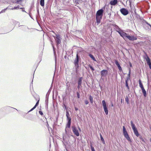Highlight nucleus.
<instances>
[{
	"label": "nucleus",
	"instance_id": "obj_1",
	"mask_svg": "<svg viewBox=\"0 0 151 151\" xmlns=\"http://www.w3.org/2000/svg\"><path fill=\"white\" fill-rule=\"evenodd\" d=\"M104 8L105 7H104L103 8L99 9L96 12V17L97 24L100 23L101 20L102 19L104 12L103 9H104Z\"/></svg>",
	"mask_w": 151,
	"mask_h": 151
},
{
	"label": "nucleus",
	"instance_id": "obj_2",
	"mask_svg": "<svg viewBox=\"0 0 151 151\" xmlns=\"http://www.w3.org/2000/svg\"><path fill=\"white\" fill-rule=\"evenodd\" d=\"M55 36H53L55 40L56 46L57 48H58L59 47L58 45L61 43L62 38L61 37L60 35L56 34L55 33Z\"/></svg>",
	"mask_w": 151,
	"mask_h": 151
},
{
	"label": "nucleus",
	"instance_id": "obj_3",
	"mask_svg": "<svg viewBox=\"0 0 151 151\" xmlns=\"http://www.w3.org/2000/svg\"><path fill=\"white\" fill-rule=\"evenodd\" d=\"M123 133L124 136V137L127 139L130 142H132V141L127 132L125 127L124 126L123 127Z\"/></svg>",
	"mask_w": 151,
	"mask_h": 151
},
{
	"label": "nucleus",
	"instance_id": "obj_4",
	"mask_svg": "<svg viewBox=\"0 0 151 151\" xmlns=\"http://www.w3.org/2000/svg\"><path fill=\"white\" fill-rule=\"evenodd\" d=\"M130 123L132 128L133 131L134 133L137 137H139V134L137 131V128L135 126V124H133L132 121H131Z\"/></svg>",
	"mask_w": 151,
	"mask_h": 151
},
{
	"label": "nucleus",
	"instance_id": "obj_5",
	"mask_svg": "<svg viewBox=\"0 0 151 151\" xmlns=\"http://www.w3.org/2000/svg\"><path fill=\"white\" fill-rule=\"evenodd\" d=\"M81 60V58H80V56H79L78 55V54L77 53L76 54V58L75 59L74 61V63L75 66L76 67V69L78 68L79 67V65H78L79 61Z\"/></svg>",
	"mask_w": 151,
	"mask_h": 151
},
{
	"label": "nucleus",
	"instance_id": "obj_6",
	"mask_svg": "<svg viewBox=\"0 0 151 151\" xmlns=\"http://www.w3.org/2000/svg\"><path fill=\"white\" fill-rule=\"evenodd\" d=\"M72 131L75 135L77 137L79 136V132L77 127L75 126L74 125L71 127Z\"/></svg>",
	"mask_w": 151,
	"mask_h": 151
},
{
	"label": "nucleus",
	"instance_id": "obj_7",
	"mask_svg": "<svg viewBox=\"0 0 151 151\" xmlns=\"http://www.w3.org/2000/svg\"><path fill=\"white\" fill-rule=\"evenodd\" d=\"M102 105L103 107L104 111L106 115L108 114V110L106 102L104 100L102 101Z\"/></svg>",
	"mask_w": 151,
	"mask_h": 151
},
{
	"label": "nucleus",
	"instance_id": "obj_8",
	"mask_svg": "<svg viewBox=\"0 0 151 151\" xmlns=\"http://www.w3.org/2000/svg\"><path fill=\"white\" fill-rule=\"evenodd\" d=\"M145 55L144 56V58L145 59L147 64L149 65L150 68L151 70V60L147 54L145 53Z\"/></svg>",
	"mask_w": 151,
	"mask_h": 151
},
{
	"label": "nucleus",
	"instance_id": "obj_9",
	"mask_svg": "<svg viewBox=\"0 0 151 151\" xmlns=\"http://www.w3.org/2000/svg\"><path fill=\"white\" fill-rule=\"evenodd\" d=\"M66 115L67 117V123H68V126H69L70 124H71V119L70 117V115L69 112L68 111V110H67L66 111Z\"/></svg>",
	"mask_w": 151,
	"mask_h": 151
},
{
	"label": "nucleus",
	"instance_id": "obj_10",
	"mask_svg": "<svg viewBox=\"0 0 151 151\" xmlns=\"http://www.w3.org/2000/svg\"><path fill=\"white\" fill-rule=\"evenodd\" d=\"M118 33L121 37H123L124 39L125 40L126 39L127 37L128 34L124 32L122 29L120 31L118 32Z\"/></svg>",
	"mask_w": 151,
	"mask_h": 151
},
{
	"label": "nucleus",
	"instance_id": "obj_11",
	"mask_svg": "<svg viewBox=\"0 0 151 151\" xmlns=\"http://www.w3.org/2000/svg\"><path fill=\"white\" fill-rule=\"evenodd\" d=\"M120 11L121 13L124 16L127 15L129 13V12L128 10L125 8H122L121 9Z\"/></svg>",
	"mask_w": 151,
	"mask_h": 151
},
{
	"label": "nucleus",
	"instance_id": "obj_12",
	"mask_svg": "<svg viewBox=\"0 0 151 151\" xmlns=\"http://www.w3.org/2000/svg\"><path fill=\"white\" fill-rule=\"evenodd\" d=\"M100 73L101 78L102 79V77H105L107 76L108 74V71L106 70H103L101 71Z\"/></svg>",
	"mask_w": 151,
	"mask_h": 151
},
{
	"label": "nucleus",
	"instance_id": "obj_13",
	"mask_svg": "<svg viewBox=\"0 0 151 151\" xmlns=\"http://www.w3.org/2000/svg\"><path fill=\"white\" fill-rule=\"evenodd\" d=\"M126 38L128 39L129 40L132 41L136 40L137 39L136 37L134 35H130L129 34H128Z\"/></svg>",
	"mask_w": 151,
	"mask_h": 151
},
{
	"label": "nucleus",
	"instance_id": "obj_14",
	"mask_svg": "<svg viewBox=\"0 0 151 151\" xmlns=\"http://www.w3.org/2000/svg\"><path fill=\"white\" fill-rule=\"evenodd\" d=\"M115 64L117 66L119 71L120 72H122L123 70H122V68L121 66L120 65V64L118 61L117 60H115Z\"/></svg>",
	"mask_w": 151,
	"mask_h": 151
},
{
	"label": "nucleus",
	"instance_id": "obj_15",
	"mask_svg": "<svg viewBox=\"0 0 151 151\" xmlns=\"http://www.w3.org/2000/svg\"><path fill=\"white\" fill-rule=\"evenodd\" d=\"M115 64L117 66L119 71L120 72H122L123 70H122V68L121 66L120 65V64L118 61L117 60H115Z\"/></svg>",
	"mask_w": 151,
	"mask_h": 151
},
{
	"label": "nucleus",
	"instance_id": "obj_16",
	"mask_svg": "<svg viewBox=\"0 0 151 151\" xmlns=\"http://www.w3.org/2000/svg\"><path fill=\"white\" fill-rule=\"evenodd\" d=\"M111 25L114 27V29L118 32H120L122 30L118 26L115 24H112Z\"/></svg>",
	"mask_w": 151,
	"mask_h": 151
},
{
	"label": "nucleus",
	"instance_id": "obj_17",
	"mask_svg": "<svg viewBox=\"0 0 151 151\" xmlns=\"http://www.w3.org/2000/svg\"><path fill=\"white\" fill-rule=\"evenodd\" d=\"M118 3L117 0H111L109 2V4L111 6H115Z\"/></svg>",
	"mask_w": 151,
	"mask_h": 151
},
{
	"label": "nucleus",
	"instance_id": "obj_18",
	"mask_svg": "<svg viewBox=\"0 0 151 151\" xmlns=\"http://www.w3.org/2000/svg\"><path fill=\"white\" fill-rule=\"evenodd\" d=\"M22 26V27L21 28V29L24 31H25L27 29H29L28 27L26 26L25 25H19V27Z\"/></svg>",
	"mask_w": 151,
	"mask_h": 151
},
{
	"label": "nucleus",
	"instance_id": "obj_19",
	"mask_svg": "<svg viewBox=\"0 0 151 151\" xmlns=\"http://www.w3.org/2000/svg\"><path fill=\"white\" fill-rule=\"evenodd\" d=\"M71 124H70L69 126L68 127V123H67L65 130L66 134L67 133L68 131V129L70 128Z\"/></svg>",
	"mask_w": 151,
	"mask_h": 151
},
{
	"label": "nucleus",
	"instance_id": "obj_20",
	"mask_svg": "<svg viewBox=\"0 0 151 151\" xmlns=\"http://www.w3.org/2000/svg\"><path fill=\"white\" fill-rule=\"evenodd\" d=\"M83 79V77H80L78 79V84H82V80Z\"/></svg>",
	"mask_w": 151,
	"mask_h": 151
},
{
	"label": "nucleus",
	"instance_id": "obj_21",
	"mask_svg": "<svg viewBox=\"0 0 151 151\" xmlns=\"http://www.w3.org/2000/svg\"><path fill=\"white\" fill-rule=\"evenodd\" d=\"M129 80L126 79L125 81V86L127 88L128 90H129V86L128 84V81Z\"/></svg>",
	"mask_w": 151,
	"mask_h": 151
},
{
	"label": "nucleus",
	"instance_id": "obj_22",
	"mask_svg": "<svg viewBox=\"0 0 151 151\" xmlns=\"http://www.w3.org/2000/svg\"><path fill=\"white\" fill-rule=\"evenodd\" d=\"M139 86L141 89L144 88L143 85L140 79H139Z\"/></svg>",
	"mask_w": 151,
	"mask_h": 151
},
{
	"label": "nucleus",
	"instance_id": "obj_23",
	"mask_svg": "<svg viewBox=\"0 0 151 151\" xmlns=\"http://www.w3.org/2000/svg\"><path fill=\"white\" fill-rule=\"evenodd\" d=\"M94 61H96V60L95 58L94 57L93 55L91 54H89L88 55Z\"/></svg>",
	"mask_w": 151,
	"mask_h": 151
},
{
	"label": "nucleus",
	"instance_id": "obj_24",
	"mask_svg": "<svg viewBox=\"0 0 151 151\" xmlns=\"http://www.w3.org/2000/svg\"><path fill=\"white\" fill-rule=\"evenodd\" d=\"M142 92L144 96L145 97H146L147 94L146 93V91L145 88L143 89H142Z\"/></svg>",
	"mask_w": 151,
	"mask_h": 151
},
{
	"label": "nucleus",
	"instance_id": "obj_25",
	"mask_svg": "<svg viewBox=\"0 0 151 151\" xmlns=\"http://www.w3.org/2000/svg\"><path fill=\"white\" fill-rule=\"evenodd\" d=\"M40 4L43 7L45 5V0H40Z\"/></svg>",
	"mask_w": 151,
	"mask_h": 151
},
{
	"label": "nucleus",
	"instance_id": "obj_26",
	"mask_svg": "<svg viewBox=\"0 0 151 151\" xmlns=\"http://www.w3.org/2000/svg\"><path fill=\"white\" fill-rule=\"evenodd\" d=\"M100 135L101 140V141H102V143L103 144H105V142L104 140V139L103 138L101 134H100Z\"/></svg>",
	"mask_w": 151,
	"mask_h": 151
},
{
	"label": "nucleus",
	"instance_id": "obj_27",
	"mask_svg": "<svg viewBox=\"0 0 151 151\" xmlns=\"http://www.w3.org/2000/svg\"><path fill=\"white\" fill-rule=\"evenodd\" d=\"M73 1L75 3L77 4H79V3H81L82 1V0H73Z\"/></svg>",
	"mask_w": 151,
	"mask_h": 151
},
{
	"label": "nucleus",
	"instance_id": "obj_28",
	"mask_svg": "<svg viewBox=\"0 0 151 151\" xmlns=\"http://www.w3.org/2000/svg\"><path fill=\"white\" fill-rule=\"evenodd\" d=\"M89 99L90 103L91 104H92L93 103V97L91 95H90L89 98Z\"/></svg>",
	"mask_w": 151,
	"mask_h": 151
},
{
	"label": "nucleus",
	"instance_id": "obj_29",
	"mask_svg": "<svg viewBox=\"0 0 151 151\" xmlns=\"http://www.w3.org/2000/svg\"><path fill=\"white\" fill-rule=\"evenodd\" d=\"M37 14L36 15V18H37L40 17V15L39 14V9L38 8L37 9Z\"/></svg>",
	"mask_w": 151,
	"mask_h": 151
},
{
	"label": "nucleus",
	"instance_id": "obj_30",
	"mask_svg": "<svg viewBox=\"0 0 151 151\" xmlns=\"http://www.w3.org/2000/svg\"><path fill=\"white\" fill-rule=\"evenodd\" d=\"M51 90L50 89L48 90L47 92V93L46 95V97H47L49 98V94H50V92L51 91Z\"/></svg>",
	"mask_w": 151,
	"mask_h": 151
},
{
	"label": "nucleus",
	"instance_id": "obj_31",
	"mask_svg": "<svg viewBox=\"0 0 151 151\" xmlns=\"http://www.w3.org/2000/svg\"><path fill=\"white\" fill-rule=\"evenodd\" d=\"M125 101L126 102L127 104H128L129 103V99L128 96H126L125 98Z\"/></svg>",
	"mask_w": 151,
	"mask_h": 151
},
{
	"label": "nucleus",
	"instance_id": "obj_32",
	"mask_svg": "<svg viewBox=\"0 0 151 151\" xmlns=\"http://www.w3.org/2000/svg\"><path fill=\"white\" fill-rule=\"evenodd\" d=\"M45 104H46V106H48V98L47 97H45Z\"/></svg>",
	"mask_w": 151,
	"mask_h": 151
},
{
	"label": "nucleus",
	"instance_id": "obj_33",
	"mask_svg": "<svg viewBox=\"0 0 151 151\" xmlns=\"http://www.w3.org/2000/svg\"><path fill=\"white\" fill-rule=\"evenodd\" d=\"M131 73H128V74L127 75V77L126 78V79L128 80H130V74Z\"/></svg>",
	"mask_w": 151,
	"mask_h": 151
},
{
	"label": "nucleus",
	"instance_id": "obj_34",
	"mask_svg": "<svg viewBox=\"0 0 151 151\" xmlns=\"http://www.w3.org/2000/svg\"><path fill=\"white\" fill-rule=\"evenodd\" d=\"M90 147L91 151H95L94 147H93L92 144L90 145Z\"/></svg>",
	"mask_w": 151,
	"mask_h": 151
},
{
	"label": "nucleus",
	"instance_id": "obj_35",
	"mask_svg": "<svg viewBox=\"0 0 151 151\" xmlns=\"http://www.w3.org/2000/svg\"><path fill=\"white\" fill-rule=\"evenodd\" d=\"M82 84H78V85L77 86V88L78 90H79L81 88H82Z\"/></svg>",
	"mask_w": 151,
	"mask_h": 151
},
{
	"label": "nucleus",
	"instance_id": "obj_36",
	"mask_svg": "<svg viewBox=\"0 0 151 151\" xmlns=\"http://www.w3.org/2000/svg\"><path fill=\"white\" fill-rule=\"evenodd\" d=\"M89 67L93 71L95 70L94 68L91 65H89Z\"/></svg>",
	"mask_w": 151,
	"mask_h": 151
},
{
	"label": "nucleus",
	"instance_id": "obj_37",
	"mask_svg": "<svg viewBox=\"0 0 151 151\" xmlns=\"http://www.w3.org/2000/svg\"><path fill=\"white\" fill-rule=\"evenodd\" d=\"M8 9V7L1 10V12H0V14L1 13L4 12L5 11Z\"/></svg>",
	"mask_w": 151,
	"mask_h": 151
},
{
	"label": "nucleus",
	"instance_id": "obj_38",
	"mask_svg": "<svg viewBox=\"0 0 151 151\" xmlns=\"http://www.w3.org/2000/svg\"><path fill=\"white\" fill-rule=\"evenodd\" d=\"M76 94L77 95V98L78 99L80 98V95L79 92L77 91L76 92Z\"/></svg>",
	"mask_w": 151,
	"mask_h": 151
},
{
	"label": "nucleus",
	"instance_id": "obj_39",
	"mask_svg": "<svg viewBox=\"0 0 151 151\" xmlns=\"http://www.w3.org/2000/svg\"><path fill=\"white\" fill-rule=\"evenodd\" d=\"M36 107H35V106H34L32 109H31L27 113H29V112H30L32 111H33V110H34Z\"/></svg>",
	"mask_w": 151,
	"mask_h": 151
},
{
	"label": "nucleus",
	"instance_id": "obj_40",
	"mask_svg": "<svg viewBox=\"0 0 151 151\" xmlns=\"http://www.w3.org/2000/svg\"><path fill=\"white\" fill-rule=\"evenodd\" d=\"M39 100H38L37 101V102H36L35 105V107H36L39 104Z\"/></svg>",
	"mask_w": 151,
	"mask_h": 151
},
{
	"label": "nucleus",
	"instance_id": "obj_41",
	"mask_svg": "<svg viewBox=\"0 0 151 151\" xmlns=\"http://www.w3.org/2000/svg\"><path fill=\"white\" fill-rule=\"evenodd\" d=\"M63 107L65 108V109L66 110V111L68 110V108L65 104H63Z\"/></svg>",
	"mask_w": 151,
	"mask_h": 151
},
{
	"label": "nucleus",
	"instance_id": "obj_42",
	"mask_svg": "<svg viewBox=\"0 0 151 151\" xmlns=\"http://www.w3.org/2000/svg\"><path fill=\"white\" fill-rule=\"evenodd\" d=\"M84 103L85 104L87 105L88 104L89 102L88 100H86L84 101Z\"/></svg>",
	"mask_w": 151,
	"mask_h": 151
},
{
	"label": "nucleus",
	"instance_id": "obj_43",
	"mask_svg": "<svg viewBox=\"0 0 151 151\" xmlns=\"http://www.w3.org/2000/svg\"><path fill=\"white\" fill-rule=\"evenodd\" d=\"M30 11H31V9H30V10L29 11V13H28V14H29V16L32 19H33L32 17V15H31L30 13Z\"/></svg>",
	"mask_w": 151,
	"mask_h": 151
},
{
	"label": "nucleus",
	"instance_id": "obj_44",
	"mask_svg": "<svg viewBox=\"0 0 151 151\" xmlns=\"http://www.w3.org/2000/svg\"><path fill=\"white\" fill-rule=\"evenodd\" d=\"M20 9H22V11L23 12H26L24 10V8L23 7H21L20 8Z\"/></svg>",
	"mask_w": 151,
	"mask_h": 151
},
{
	"label": "nucleus",
	"instance_id": "obj_45",
	"mask_svg": "<svg viewBox=\"0 0 151 151\" xmlns=\"http://www.w3.org/2000/svg\"><path fill=\"white\" fill-rule=\"evenodd\" d=\"M51 44H52V45L53 49V51H54V53H55V48L54 46V45L52 43H51Z\"/></svg>",
	"mask_w": 151,
	"mask_h": 151
},
{
	"label": "nucleus",
	"instance_id": "obj_46",
	"mask_svg": "<svg viewBox=\"0 0 151 151\" xmlns=\"http://www.w3.org/2000/svg\"><path fill=\"white\" fill-rule=\"evenodd\" d=\"M39 112L40 114L41 115H42L43 114L42 112L41 111H39Z\"/></svg>",
	"mask_w": 151,
	"mask_h": 151
},
{
	"label": "nucleus",
	"instance_id": "obj_47",
	"mask_svg": "<svg viewBox=\"0 0 151 151\" xmlns=\"http://www.w3.org/2000/svg\"><path fill=\"white\" fill-rule=\"evenodd\" d=\"M78 130L79 131V132H81V129L80 128V127H79V126H78Z\"/></svg>",
	"mask_w": 151,
	"mask_h": 151
},
{
	"label": "nucleus",
	"instance_id": "obj_48",
	"mask_svg": "<svg viewBox=\"0 0 151 151\" xmlns=\"http://www.w3.org/2000/svg\"><path fill=\"white\" fill-rule=\"evenodd\" d=\"M22 1L21 0H17L16 3L17 4H19L20 1Z\"/></svg>",
	"mask_w": 151,
	"mask_h": 151
},
{
	"label": "nucleus",
	"instance_id": "obj_49",
	"mask_svg": "<svg viewBox=\"0 0 151 151\" xmlns=\"http://www.w3.org/2000/svg\"><path fill=\"white\" fill-rule=\"evenodd\" d=\"M128 70H129V73H131V68H129Z\"/></svg>",
	"mask_w": 151,
	"mask_h": 151
},
{
	"label": "nucleus",
	"instance_id": "obj_50",
	"mask_svg": "<svg viewBox=\"0 0 151 151\" xmlns=\"http://www.w3.org/2000/svg\"><path fill=\"white\" fill-rule=\"evenodd\" d=\"M141 140L143 142V143H145V141L144 140V139L143 138L142 139H141Z\"/></svg>",
	"mask_w": 151,
	"mask_h": 151
},
{
	"label": "nucleus",
	"instance_id": "obj_51",
	"mask_svg": "<svg viewBox=\"0 0 151 151\" xmlns=\"http://www.w3.org/2000/svg\"><path fill=\"white\" fill-rule=\"evenodd\" d=\"M129 65L130 67H132V65L131 63L130 62L129 63Z\"/></svg>",
	"mask_w": 151,
	"mask_h": 151
},
{
	"label": "nucleus",
	"instance_id": "obj_52",
	"mask_svg": "<svg viewBox=\"0 0 151 151\" xmlns=\"http://www.w3.org/2000/svg\"><path fill=\"white\" fill-rule=\"evenodd\" d=\"M139 139H141L143 138V137L141 135H139Z\"/></svg>",
	"mask_w": 151,
	"mask_h": 151
},
{
	"label": "nucleus",
	"instance_id": "obj_53",
	"mask_svg": "<svg viewBox=\"0 0 151 151\" xmlns=\"http://www.w3.org/2000/svg\"><path fill=\"white\" fill-rule=\"evenodd\" d=\"M75 109L76 111H77L78 110V108L76 107H75Z\"/></svg>",
	"mask_w": 151,
	"mask_h": 151
},
{
	"label": "nucleus",
	"instance_id": "obj_54",
	"mask_svg": "<svg viewBox=\"0 0 151 151\" xmlns=\"http://www.w3.org/2000/svg\"><path fill=\"white\" fill-rule=\"evenodd\" d=\"M14 9H17V6H15L13 8Z\"/></svg>",
	"mask_w": 151,
	"mask_h": 151
},
{
	"label": "nucleus",
	"instance_id": "obj_55",
	"mask_svg": "<svg viewBox=\"0 0 151 151\" xmlns=\"http://www.w3.org/2000/svg\"><path fill=\"white\" fill-rule=\"evenodd\" d=\"M145 23L147 24L148 25H149V24H150L148 22H147V21H146L145 22Z\"/></svg>",
	"mask_w": 151,
	"mask_h": 151
},
{
	"label": "nucleus",
	"instance_id": "obj_56",
	"mask_svg": "<svg viewBox=\"0 0 151 151\" xmlns=\"http://www.w3.org/2000/svg\"><path fill=\"white\" fill-rule=\"evenodd\" d=\"M111 106H114L113 104V103L112 102H111Z\"/></svg>",
	"mask_w": 151,
	"mask_h": 151
},
{
	"label": "nucleus",
	"instance_id": "obj_57",
	"mask_svg": "<svg viewBox=\"0 0 151 151\" xmlns=\"http://www.w3.org/2000/svg\"><path fill=\"white\" fill-rule=\"evenodd\" d=\"M29 119L30 120H31V121H34V120L33 118Z\"/></svg>",
	"mask_w": 151,
	"mask_h": 151
},
{
	"label": "nucleus",
	"instance_id": "obj_58",
	"mask_svg": "<svg viewBox=\"0 0 151 151\" xmlns=\"http://www.w3.org/2000/svg\"><path fill=\"white\" fill-rule=\"evenodd\" d=\"M8 9H10V10H13L14 9L13 8H9Z\"/></svg>",
	"mask_w": 151,
	"mask_h": 151
},
{
	"label": "nucleus",
	"instance_id": "obj_59",
	"mask_svg": "<svg viewBox=\"0 0 151 151\" xmlns=\"http://www.w3.org/2000/svg\"><path fill=\"white\" fill-rule=\"evenodd\" d=\"M17 9H20V7H19V6H17Z\"/></svg>",
	"mask_w": 151,
	"mask_h": 151
},
{
	"label": "nucleus",
	"instance_id": "obj_60",
	"mask_svg": "<svg viewBox=\"0 0 151 151\" xmlns=\"http://www.w3.org/2000/svg\"><path fill=\"white\" fill-rule=\"evenodd\" d=\"M109 17H110L111 16V13H109Z\"/></svg>",
	"mask_w": 151,
	"mask_h": 151
},
{
	"label": "nucleus",
	"instance_id": "obj_61",
	"mask_svg": "<svg viewBox=\"0 0 151 151\" xmlns=\"http://www.w3.org/2000/svg\"><path fill=\"white\" fill-rule=\"evenodd\" d=\"M66 58V56L65 55V56H64V58Z\"/></svg>",
	"mask_w": 151,
	"mask_h": 151
},
{
	"label": "nucleus",
	"instance_id": "obj_62",
	"mask_svg": "<svg viewBox=\"0 0 151 151\" xmlns=\"http://www.w3.org/2000/svg\"><path fill=\"white\" fill-rule=\"evenodd\" d=\"M150 141L151 142V138L150 139Z\"/></svg>",
	"mask_w": 151,
	"mask_h": 151
},
{
	"label": "nucleus",
	"instance_id": "obj_63",
	"mask_svg": "<svg viewBox=\"0 0 151 151\" xmlns=\"http://www.w3.org/2000/svg\"><path fill=\"white\" fill-rule=\"evenodd\" d=\"M150 27L151 28V25L150 24H149V25Z\"/></svg>",
	"mask_w": 151,
	"mask_h": 151
},
{
	"label": "nucleus",
	"instance_id": "obj_64",
	"mask_svg": "<svg viewBox=\"0 0 151 151\" xmlns=\"http://www.w3.org/2000/svg\"><path fill=\"white\" fill-rule=\"evenodd\" d=\"M33 80H32V82H33Z\"/></svg>",
	"mask_w": 151,
	"mask_h": 151
}]
</instances>
